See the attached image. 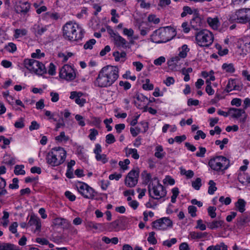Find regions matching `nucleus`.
<instances>
[{
  "mask_svg": "<svg viewBox=\"0 0 250 250\" xmlns=\"http://www.w3.org/2000/svg\"><path fill=\"white\" fill-rule=\"evenodd\" d=\"M6 182L4 179L0 177V196L4 195L7 193L5 189Z\"/></svg>",
  "mask_w": 250,
  "mask_h": 250,
  "instance_id": "30",
  "label": "nucleus"
},
{
  "mask_svg": "<svg viewBox=\"0 0 250 250\" xmlns=\"http://www.w3.org/2000/svg\"><path fill=\"white\" fill-rule=\"evenodd\" d=\"M246 205V202L243 199H239L235 204L237 210L241 213L245 211Z\"/></svg>",
  "mask_w": 250,
  "mask_h": 250,
  "instance_id": "25",
  "label": "nucleus"
},
{
  "mask_svg": "<svg viewBox=\"0 0 250 250\" xmlns=\"http://www.w3.org/2000/svg\"><path fill=\"white\" fill-rule=\"evenodd\" d=\"M62 33L63 37L65 40L74 42L83 39L84 31L79 27L78 24L72 21H69L63 26Z\"/></svg>",
  "mask_w": 250,
  "mask_h": 250,
  "instance_id": "2",
  "label": "nucleus"
},
{
  "mask_svg": "<svg viewBox=\"0 0 250 250\" xmlns=\"http://www.w3.org/2000/svg\"><path fill=\"white\" fill-rule=\"evenodd\" d=\"M44 54L43 53H41V51L40 49H37L36 50V52L33 53L31 54V57L33 58H41L42 57H44Z\"/></svg>",
  "mask_w": 250,
  "mask_h": 250,
  "instance_id": "59",
  "label": "nucleus"
},
{
  "mask_svg": "<svg viewBox=\"0 0 250 250\" xmlns=\"http://www.w3.org/2000/svg\"><path fill=\"white\" fill-rule=\"evenodd\" d=\"M139 170L138 168L132 169L126 175L125 179V184L128 188L136 186L138 182Z\"/></svg>",
  "mask_w": 250,
  "mask_h": 250,
  "instance_id": "10",
  "label": "nucleus"
},
{
  "mask_svg": "<svg viewBox=\"0 0 250 250\" xmlns=\"http://www.w3.org/2000/svg\"><path fill=\"white\" fill-rule=\"evenodd\" d=\"M222 69L227 73H232L235 69L232 63H224L222 66Z\"/></svg>",
  "mask_w": 250,
  "mask_h": 250,
  "instance_id": "31",
  "label": "nucleus"
},
{
  "mask_svg": "<svg viewBox=\"0 0 250 250\" xmlns=\"http://www.w3.org/2000/svg\"><path fill=\"white\" fill-rule=\"evenodd\" d=\"M154 155L156 157L160 159L164 157L165 152H164V149L161 146L159 145L156 147Z\"/></svg>",
  "mask_w": 250,
  "mask_h": 250,
  "instance_id": "29",
  "label": "nucleus"
},
{
  "mask_svg": "<svg viewBox=\"0 0 250 250\" xmlns=\"http://www.w3.org/2000/svg\"><path fill=\"white\" fill-rule=\"evenodd\" d=\"M130 133L133 137H136L140 132L141 128L138 126H136L135 127H131Z\"/></svg>",
  "mask_w": 250,
  "mask_h": 250,
  "instance_id": "61",
  "label": "nucleus"
},
{
  "mask_svg": "<svg viewBox=\"0 0 250 250\" xmlns=\"http://www.w3.org/2000/svg\"><path fill=\"white\" fill-rule=\"evenodd\" d=\"M172 226V221L167 217L162 218L152 223V227L157 229L165 230Z\"/></svg>",
  "mask_w": 250,
  "mask_h": 250,
  "instance_id": "12",
  "label": "nucleus"
},
{
  "mask_svg": "<svg viewBox=\"0 0 250 250\" xmlns=\"http://www.w3.org/2000/svg\"><path fill=\"white\" fill-rule=\"evenodd\" d=\"M130 163V161L126 159H125L124 161H120L119 163V166L123 170H126L128 168V165Z\"/></svg>",
  "mask_w": 250,
  "mask_h": 250,
  "instance_id": "49",
  "label": "nucleus"
},
{
  "mask_svg": "<svg viewBox=\"0 0 250 250\" xmlns=\"http://www.w3.org/2000/svg\"><path fill=\"white\" fill-rule=\"evenodd\" d=\"M148 188L150 196L153 199L158 200L167 195L166 189L159 183V180L156 182V184L150 183L148 185Z\"/></svg>",
  "mask_w": 250,
  "mask_h": 250,
  "instance_id": "6",
  "label": "nucleus"
},
{
  "mask_svg": "<svg viewBox=\"0 0 250 250\" xmlns=\"http://www.w3.org/2000/svg\"><path fill=\"white\" fill-rule=\"evenodd\" d=\"M148 21L149 22H153L154 24H158L160 22V19L154 15H149L148 17Z\"/></svg>",
  "mask_w": 250,
  "mask_h": 250,
  "instance_id": "57",
  "label": "nucleus"
},
{
  "mask_svg": "<svg viewBox=\"0 0 250 250\" xmlns=\"http://www.w3.org/2000/svg\"><path fill=\"white\" fill-rule=\"evenodd\" d=\"M188 212L192 217L196 216L197 208L194 206H189L188 207Z\"/></svg>",
  "mask_w": 250,
  "mask_h": 250,
  "instance_id": "54",
  "label": "nucleus"
},
{
  "mask_svg": "<svg viewBox=\"0 0 250 250\" xmlns=\"http://www.w3.org/2000/svg\"><path fill=\"white\" fill-rule=\"evenodd\" d=\"M78 192L84 197L87 199H92L94 198V189L90 187L87 184L84 183H80L77 186Z\"/></svg>",
  "mask_w": 250,
  "mask_h": 250,
  "instance_id": "11",
  "label": "nucleus"
},
{
  "mask_svg": "<svg viewBox=\"0 0 250 250\" xmlns=\"http://www.w3.org/2000/svg\"><path fill=\"white\" fill-rule=\"evenodd\" d=\"M95 158L97 161L101 162L103 164H105L108 161V158L104 154H100L95 156Z\"/></svg>",
  "mask_w": 250,
  "mask_h": 250,
  "instance_id": "43",
  "label": "nucleus"
},
{
  "mask_svg": "<svg viewBox=\"0 0 250 250\" xmlns=\"http://www.w3.org/2000/svg\"><path fill=\"white\" fill-rule=\"evenodd\" d=\"M119 76V68L117 66L107 65L100 70L94 82V84L100 88L109 87L117 81Z\"/></svg>",
  "mask_w": 250,
  "mask_h": 250,
  "instance_id": "1",
  "label": "nucleus"
},
{
  "mask_svg": "<svg viewBox=\"0 0 250 250\" xmlns=\"http://www.w3.org/2000/svg\"><path fill=\"white\" fill-rule=\"evenodd\" d=\"M105 138V142L108 144H113L116 141L115 138L112 134H109L107 135Z\"/></svg>",
  "mask_w": 250,
  "mask_h": 250,
  "instance_id": "53",
  "label": "nucleus"
},
{
  "mask_svg": "<svg viewBox=\"0 0 250 250\" xmlns=\"http://www.w3.org/2000/svg\"><path fill=\"white\" fill-rule=\"evenodd\" d=\"M207 227L211 229H217L219 228H222L224 224L223 220H213L211 222L206 223Z\"/></svg>",
  "mask_w": 250,
  "mask_h": 250,
  "instance_id": "20",
  "label": "nucleus"
},
{
  "mask_svg": "<svg viewBox=\"0 0 250 250\" xmlns=\"http://www.w3.org/2000/svg\"><path fill=\"white\" fill-rule=\"evenodd\" d=\"M229 113L233 118H238L240 117L242 114L245 113L244 109L230 108L229 109Z\"/></svg>",
  "mask_w": 250,
  "mask_h": 250,
  "instance_id": "19",
  "label": "nucleus"
},
{
  "mask_svg": "<svg viewBox=\"0 0 250 250\" xmlns=\"http://www.w3.org/2000/svg\"><path fill=\"white\" fill-rule=\"evenodd\" d=\"M216 208L213 206H209L208 208V215L211 218H214L216 216Z\"/></svg>",
  "mask_w": 250,
  "mask_h": 250,
  "instance_id": "45",
  "label": "nucleus"
},
{
  "mask_svg": "<svg viewBox=\"0 0 250 250\" xmlns=\"http://www.w3.org/2000/svg\"><path fill=\"white\" fill-rule=\"evenodd\" d=\"M206 225L203 223V220L199 219L197 221V226L196 229H199L201 230H205L206 229Z\"/></svg>",
  "mask_w": 250,
  "mask_h": 250,
  "instance_id": "50",
  "label": "nucleus"
},
{
  "mask_svg": "<svg viewBox=\"0 0 250 250\" xmlns=\"http://www.w3.org/2000/svg\"><path fill=\"white\" fill-rule=\"evenodd\" d=\"M207 235V232L192 231L190 233L192 239H197L205 237Z\"/></svg>",
  "mask_w": 250,
  "mask_h": 250,
  "instance_id": "33",
  "label": "nucleus"
},
{
  "mask_svg": "<svg viewBox=\"0 0 250 250\" xmlns=\"http://www.w3.org/2000/svg\"><path fill=\"white\" fill-rule=\"evenodd\" d=\"M115 44L118 47L126 48L128 46V42L118 34H114L113 36Z\"/></svg>",
  "mask_w": 250,
  "mask_h": 250,
  "instance_id": "13",
  "label": "nucleus"
},
{
  "mask_svg": "<svg viewBox=\"0 0 250 250\" xmlns=\"http://www.w3.org/2000/svg\"><path fill=\"white\" fill-rule=\"evenodd\" d=\"M90 134L88 135V138L91 141L95 140L96 137L98 135V131L95 128H92L89 130Z\"/></svg>",
  "mask_w": 250,
  "mask_h": 250,
  "instance_id": "47",
  "label": "nucleus"
},
{
  "mask_svg": "<svg viewBox=\"0 0 250 250\" xmlns=\"http://www.w3.org/2000/svg\"><path fill=\"white\" fill-rule=\"evenodd\" d=\"M142 175L143 177V182L146 185L149 184L150 183H153L152 181H156V182L158 180L157 177H154L153 178H151V175L150 173H147L146 171H144L142 173Z\"/></svg>",
  "mask_w": 250,
  "mask_h": 250,
  "instance_id": "21",
  "label": "nucleus"
},
{
  "mask_svg": "<svg viewBox=\"0 0 250 250\" xmlns=\"http://www.w3.org/2000/svg\"><path fill=\"white\" fill-rule=\"evenodd\" d=\"M27 31L25 29H16L15 30L14 37L16 39L26 35Z\"/></svg>",
  "mask_w": 250,
  "mask_h": 250,
  "instance_id": "34",
  "label": "nucleus"
},
{
  "mask_svg": "<svg viewBox=\"0 0 250 250\" xmlns=\"http://www.w3.org/2000/svg\"><path fill=\"white\" fill-rule=\"evenodd\" d=\"M0 250H20L19 247L10 243L0 244Z\"/></svg>",
  "mask_w": 250,
  "mask_h": 250,
  "instance_id": "26",
  "label": "nucleus"
},
{
  "mask_svg": "<svg viewBox=\"0 0 250 250\" xmlns=\"http://www.w3.org/2000/svg\"><path fill=\"white\" fill-rule=\"evenodd\" d=\"M30 8V3L28 2H24L17 5L15 8V10L17 13L25 15L29 12Z\"/></svg>",
  "mask_w": 250,
  "mask_h": 250,
  "instance_id": "16",
  "label": "nucleus"
},
{
  "mask_svg": "<svg viewBox=\"0 0 250 250\" xmlns=\"http://www.w3.org/2000/svg\"><path fill=\"white\" fill-rule=\"evenodd\" d=\"M60 77L67 81H71L76 78V73L73 67L65 64L61 69L59 73Z\"/></svg>",
  "mask_w": 250,
  "mask_h": 250,
  "instance_id": "9",
  "label": "nucleus"
},
{
  "mask_svg": "<svg viewBox=\"0 0 250 250\" xmlns=\"http://www.w3.org/2000/svg\"><path fill=\"white\" fill-rule=\"evenodd\" d=\"M64 126L65 124L63 121V119L61 118L58 120V122L56 124L54 130L57 131L60 128L63 127Z\"/></svg>",
  "mask_w": 250,
  "mask_h": 250,
  "instance_id": "56",
  "label": "nucleus"
},
{
  "mask_svg": "<svg viewBox=\"0 0 250 250\" xmlns=\"http://www.w3.org/2000/svg\"><path fill=\"white\" fill-rule=\"evenodd\" d=\"M64 195L70 201H74L76 199V196L69 191H65Z\"/></svg>",
  "mask_w": 250,
  "mask_h": 250,
  "instance_id": "64",
  "label": "nucleus"
},
{
  "mask_svg": "<svg viewBox=\"0 0 250 250\" xmlns=\"http://www.w3.org/2000/svg\"><path fill=\"white\" fill-rule=\"evenodd\" d=\"M197 44L201 47H208L212 44L214 36L211 32L207 29H203L195 34Z\"/></svg>",
  "mask_w": 250,
  "mask_h": 250,
  "instance_id": "4",
  "label": "nucleus"
},
{
  "mask_svg": "<svg viewBox=\"0 0 250 250\" xmlns=\"http://www.w3.org/2000/svg\"><path fill=\"white\" fill-rule=\"evenodd\" d=\"M40 126V125L36 121H33L31 122L29 128L30 131H32L33 130L38 129Z\"/></svg>",
  "mask_w": 250,
  "mask_h": 250,
  "instance_id": "62",
  "label": "nucleus"
},
{
  "mask_svg": "<svg viewBox=\"0 0 250 250\" xmlns=\"http://www.w3.org/2000/svg\"><path fill=\"white\" fill-rule=\"evenodd\" d=\"M229 20L232 22L246 23L250 21V9L244 8L236 11L234 14L229 16Z\"/></svg>",
  "mask_w": 250,
  "mask_h": 250,
  "instance_id": "8",
  "label": "nucleus"
},
{
  "mask_svg": "<svg viewBox=\"0 0 250 250\" xmlns=\"http://www.w3.org/2000/svg\"><path fill=\"white\" fill-rule=\"evenodd\" d=\"M48 25H43L41 23H37L34 25L32 28V31L36 36L42 35L48 29Z\"/></svg>",
  "mask_w": 250,
  "mask_h": 250,
  "instance_id": "14",
  "label": "nucleus"
},
{
  "mask_svg": "<svg viewBox=\"0 0 250 250\" xmlns=\"http://www.w3.org/2000/svg\"><path fill=\"white\" fill-rule=\"evenodd\" d=\"M206 134L204 133L202 130H198L196 132V135L194 137V138L195 140H198L200 137L204 139L206 138Z\"/></svg>",
  "mask_w": 250,
  "mask_h": 250,
  "instance_id": "60",
  "label": "nucleus"
},
{
  "mask_svg": "<svg viewBox=\"0 0 250 250\" xmlns=\"http://www.w3.org/2000/svg\"><path fill=\"white\" fill-rule=\"evenodd\" d=\"M28 225L30 226L35 225L36 226V230H40L41 228V220L39 217L35 215H31Z\"/></svg>",
  "mask_w": 250,
  "mask_h": 250,
  "instance_id": "18",
  "label": "nucleus"
},
{
  "mask_svg": "<svg viewBox=\"0 0 250 250\" xmlns=\"http://www.w3.org/2000/svg\"><path fill=\"white\" fill-rule=\"evenodd\" d=\"M5 48L11 53H14L17 50L16 45L13 42L8 43V45H6Z\"/></svg>",
  "mask_w": 250,
  "mask_h": 250,
  "instance_id": "46",
  "label": "nucleus"
},
{
  "mask_svg": "<svg viewBox=\"0 0 250 250\" xmlns=\"http://www.w3.org/2000/svg\"><path fill=\"white\" fill-rule=\"evenodd\" d=\"M250 219L249 217L243 216L238 219L237 226L238 228H241L245 226L246 223L249 221Z\"/></svg>",
  "mask_w": 250,
  "mask_h": 250,
  "instance_id": "35",
  "label": "nucleus"
},
{
  "mask_svg": "<svg viewBox=\"0 0 250 250\" xmlns=\"http://www.w3.org/2000/svg\"><path fill=\"white\" fill-rule=\"evenodd\" d=\"M113 56L114 57L115 61L124 62L126 60V54L125 51L121 52L116 51L113 53Z\"/></svg>",
  "mask_w": 250,
  "mask_h": 250,
  "instance_id": "23",
  "label": "nucleus"
},
{
  "mask_svg": "<svg viewBox=\"0 0 250 250\" xmlns=\"http://www.w3.org/2000/svg\"><path fill=\"white\" fill-rule=\"evenodd\" d=\"M177 242V239L176 238H172L170 240H166L164 241L163 243V245L164 246H167L168 248L171 247V246L173 244H175Z\"/></svg>",
  "mask_w": 250,
  "mask_h": 250,
  "instance_id": "51",
  "label": "nucleus"
},
{
  "mask_svg": "<svg viewBox=\"0 0 250 250\" xmlns=\"http://www.w3.org/2000/svg\"><path fill=\"white\" fill-rule=\"evenodd\" d=\"M208 165L214 171H224L229 167V160L224 156H218L211 158L208 162Z\"/></svg>",
  "mask_w": 250,
  "mask_h": 250,
  "instance_id": "5",
  "label": "nucleus"
},
{
  "mask_svg": "<svg viewBox=\"0 0 250 250\" xmlns=\"http://www.w3.org/2000/svg\"><path fill=\"white\" fill-rule=\"evenodd\" d=\"M13 183L10 184L9 185V188L10 189H17L19 188V185H18V182L19 180L17 178H14L12 180Z\"/></svg>",
  "mask_w": 250,
  "mask_h": 250,
  "instance_id": "55",
  "label": "nucleus"
},
{
  "mask_svg": "<svg viewBox=\"0 0 250 250\" xmlns=\"http://www.w3.org/2000/svg\"><path fill=\"white\" fill-rule=\"evenodd\" d=\"M207 22L209 27L213 30H217L220 25V22L217 17H208Z\"/></svg>",
  "mask_w": 250,
  "mask_h": 250,
  "instance_id": "17",
  "label": "nucleus"
},
{
  "mask_svg": "<svg viewBox=\"0 0 250 250\" xmlns=\"http://www.w3.org/2000/svg\"><path fill=\"white\" fill-rule=\"evenodd\" d=\"M85 227L88 229H98L101 225L90 221H86L85 223Z\"/></svg>",
  "mask_w": 250,
  "mask_h": 250,
  "instance_id": "32",
  "label": "nucleus"
},
{
  "mask_svg": "<svg viewBox=\"0 0 250 250\" xmlns=\"http://www.w3.org/2000/svg\"><path fill=\"white\" fill-rule=\"evenodd\" d=\"M75 119L78 121L79 125L81 126H83L85 125V124L84 122V118L82 116L79 114H77L75 115Z\"/></svg>",
  "mask_w": 250,
  "mask_h": 250,
  "instance_id": "52",
  "label": "nucleus"
},
{
  "mask_svg": "<svg viewBox=\"0 0 250 250\" xmlns=\"http://www.w3.org/2000/svg\"><path fill=\"white\" fill-rule=\"evenodd\" d=\"M199 149V151L196 152V156L199 157H204L207 151L206 148L200 146Z\"/></svg>",
  "mask_w": 250,
  "mask_h": 250,
  "instance_id": "58",
  "label": "nucleus"
},
{
  "mask_svg": "<svg viewBox=\"0 0 250 250\" xmlns=\"http://www.w3.org/2000/svg\"><path fill=\"white\" fill-rule=\"evenodd\" d=\"M83 94L81 92H77L76 91H72L71 92L70 98L71 99H74L75 103L79 104L80 106H83L84 104L86 103L85 99L83 98H81Z\"/></svg>",
  "mask_w": 250,
  "mask_h": 250,
  "instance_id": "15",
  "label": "nucleus"
},
{
  "mask_svg": "<svg viewBox=\"0 0 250 250\" xmlns=\"http://www.w3.org/2000/svg\"><path fill=\"white\" fill-rule=\"evenodd\" d=\"M189 49L188 48V46L184 44L182 46V50L180 51L178 55L182 59H184L187 56V53Z\"/></svg>",
  "mask_w": 250,
  "mask_h": 250,
  "instance_id": "40",
  "label": "nucleus"
},
{
  "mask_svg": "<svg viewBox=\"0 0 250 250\" xmlns=\"http://www.w3.org/2000/svg\"><path fill=\"white\" fill-rule=\"evenodd\" d=\"M96 40L92 39L86 42L83 45V48L85 49H91L93 48V45L96 43Z\"/></svg>",
  "mask_w": 250,
  "mask_h": 250,
  "instance_id": "42",
  "label": "nucleus"
},
{
  "mask_svg": "<svg viewBox=\"0 0 250 250\" xmlns=\"http://www.w3.org/2000/svg\"><path fill=\"white\" fill-rule=\"evenodd\" d=\"M155 233L154 231L150 232L149 233V236L147 238V241L152 245H155L157 243V241L155 237Z\"/></svg>",
  "mask_w": 250,
  "mask_h": 250,
  "instance_id": "41",
  "label": "nucleus"
},
{
  "mask_svg": "<svg viewBox=\"0 0 250 250\" xmlns=\"http://www.w3.org/2000/svg\"><path fill=\"white\" fill-rule=\"evenodd\" d=\"M23 63L27 69L36 74L42 75L46 72L44 65L38 61L33 59H25Z\"/></svg>",
  "mask_w": 250,
  "mask_h": 250,
  "instance_id": "7",
  "label": "nucleus"
},
{
  "mask_svg": "<svg viewBox=\"0 0 250 250\" xmlns=\"http://www.w3.org/2000/svg\"><path fill=\"white\" fill-rule=\"evenodd\" d=\"M241 87H237V85L235 84V82L234 80H230L229 81L226 87V91L228 92L231 91L232 90H240Z\"/></svg>",
  "mask_w": 250,
  "mask_h": 250,
  "instance_id": "28",
  "label": "nucleus"
},
{
  "mask_svg": "<svg viewBox=\"0 0 250 250\" xmlns=\"http://www.w3.org/2000/svg\"><path fill=\"white\" fill-rule=\"evenodd\" d=\"M23 168V165H16L15 167L14 173L16 175H24L25 171Z\"/></svg>",
  "mask_w": 250,
  "mask_h": 250,
  "instance_id": "37",
  "label": "nucleus"
},
{
  "mask_svg": "<svg viewBox=\"0 0 250 250\" xmlns=\"http://www.w3.org/2000/svg\"><path fill=\"white\" fill-rule=\"evenodd\" d=\"M14 126L16 128H21L24 127L23 119L21 118L18 121H16L14 124Z\"/></svg>",
  "mask_w": 250,
  "mask_h": 250,
  "instance_id": "63",
  "label": "nucleus"
},
{
  "mask_svg": "<svg viewBox=\"0 0 250 250\" xmlns=\"http://www.w3.org/2000/svg\"><path fill=\"white\" fill-rule=\"evenodd\" d=\"M3 163L8 165H13L15 163L14 158L10 157L9 155H5L3 157Z\"/></svg>",
  "mask_w": 250,
  "mask_h": 250,
  "instance_id": "38",
  "label": "nucleus"
},
{
  "mask_svg": "<svg viewBox=\"0 0 250 250\" xmlns=\"http://www.w3.org/2000/svg\"><path fill=\"white\" fill-rule=\"evenodd\" d=\"M190 24L193 29L198 30L202 26V20L200 17H196L192 19L190 21Z\"/></svg>",
  "mask_w": 250,
  "mask_h": 250,
  "instance_id": "24",
  "label": "nucleus"
},
{
  "mask_svg": "<svg viewBox=\"0 0 250 250\" xmlns=\"http://www.w3.org/2000/svg\"><path fill=\"white\" fill-rule=\"evenodd\" d=\"M66 152L61 147L53 148L46 157L47 163L51 167H57L63 164L65 160Z\"/></svg>",
  "mask_w": 250,
  "mask_h": 250,
  "instance_id": "3",
  "label": "nucleus"
},
{
  "mask_svg": "<svg viewBox=\"0 0 250 250\" xmlns=\"http://www.w3.org/2000/svg\"><path fill=\"white\" fill-rule=\"evenodd\" d=\"M201 179L197 178L195 181L192 182V186L196 190H199L201 186Z\"/></svg>",
  "mask_w": 250,
  "mask_h": 250,
  "instance_id": "48",
  "label": "nucleus"
},
{
  "mask_svg": "<svg viewBox=\"0 0 250 250\" xmlns=\"http://www.w3.org/2000/svg\"><path fill=\"white\" fill-rule=\"evenodd\" d=\"M69 137L65 136V133L63 131L61 132L59 136H57L55 137V140L60 142H62L63 141L64 142H67L69 140Z\"/></svg>",
  "mask_w": 250,
  "mask_h": 250,
  "instance_id": "39",
  "label": "nucleus"
},
{
  "mask_svg": "<svg viewBox=\"0 0 250 250\" xmlns=\"http://www.w3.org/2000/svg\"><path fill=\"white\" fill-rule=\"evenodd\" d=\"M238 180L243 185H245L246 182L250 184V176L247 173H239L237 177Z\"/></svg>",
  "mask_w": 250,
  "mask_h": 250,
  "instance_id": "22",
  "label": "nucleus"
},
{
  "mask_svg": "<svg viewBox=\"0 0 250 250\" xmlns=\"http://www.w3.org/2000/svg\"><path fill=\"white\" fill-rule=\"evenodd\" d=\"M208 193L211 195L213 194L214 192L217 190L216 184L213 180H210L208 182Z\"/></svg>",
  "mask_w": 250,
  "mask_h": 250,
  "instance_id": "36",
  "label": "nucleus"
},
{
  "mask_svg": "<svg viewBox=\"0 0 250 250\" xmlns=\"http://www.w3.org/2000/svg\"><path fill=\"white\" fill-rule=\"evenodd\" d=\"M125 150L127 156L131 155V157L134 159H138L139 158V155L136 149L126 148Z\"/></svg>",
  "mask_w": 250,
  "mask_h": 250,
  "instance_id": "27",
  "label": "nucleus"
},
{
  "mask_svg": "<svg viewBox=\"0 0 250 250\" xmlns=\"http://www.w3.org/2000/svg\"><path fill=\"white\" fill-rule=\"evenodd\" d=\"M142 87L146 90H151L154 88L153 84L150 83V80L148 79H146L145 80V83L143 84Z\"/></svg>",
  "mask_w": 250,
  "mask_h": 250,
  "instance_id": "44",
  "label": "nucleus"
}]
</instances>
